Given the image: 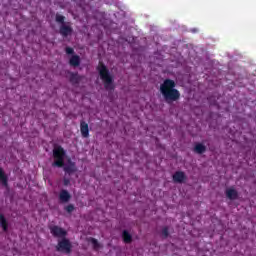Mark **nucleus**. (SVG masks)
<instances>
[{
  "instance_id": "nucleus-11",
  "label": "nucleus",
  "mask_w": 256,
  "mask_h": 256,
  "mask_svg": "<svg viewBox=\"0 0 256 256\" xmlns=\"http://www.w3.org/2000/svg\"><path fill=\"white\" fill-rule=\"evenodd\" d=\"M70 65L77 67V65H79V56H72V59H70Z\"/></svg>"
},
{
  "instance_id": "nucleus-10",
  "label": "nucleus",
  "mask_w": 256,
  "mask_h": 256,
  "mask_svg": "<svg viewBox=\"0 0 256 256\" xmlns=\"http://www.w3.org/2000/svg\"><path fill=\"white\" fill-rule=\"evenodd\" d=\"M60 33L64 36L71 35V27L63 24L60 29Z\"/></svg>"
},
{
  "instance_id": "nucleus-14",
  "label": "nucleus",
  "mask_w": 256,
  "mask_h": 256,
  "mask_svg": "<svg viewBox=\"0 0 256 256\" xmlns=\"http://www.w3.org/2000/svg\"><path fill=\"white\" fill-rule=\"evenodd\" d=\"M194 149L196 153H203L205 151V146H203V144H197Z\"/></svg>"
},
{
  "instance_id": "nucleus-18",
  "label": "nucleus",
  "mask_w": 256,
  "mask_h": 256,
  "mask_svg": "<svg viewBox=\"0 0 256 256\" xmlns=\"http://www.w3.org/2000/svg\"><path fill=\"white\" fill-rule=\"evenodd\" d=\"M73 209H75L73 207V205H69V206L66 207V211H68V213H71L73 211Z\"/></svg>"
},
{
  "instance_id": "nucleus-16",
  "label": "nucleus",
  "mask_w": 256,
  "mask_h": 256,
  "mask_svg": "<svg viewBox=\"0 0 256 256\" xmlns=\"http://www.w3.org/2000/svg\"><path fill=\"white\" fill-rule=\"evenodd\" d=\"M1 185H2V187L7 186V176H5V174L3 172L1 173Z\"/></svg>"
},
{
  "instance_id": "nucleus-20",
  "label": "nucleus",
  "mask_w": 256,
  "mask_h": 256,
  "mask_svg": "<svg viewBox=\"0 0 256 256\" xmlns=\"http://www.w3.org/2000/svg\"><path fill=\"white\" fill-rule=\"evenodd\" d=\"M76 79H77V75H74V76L71 78L72 83H79V81H75Z\"/></svg>"
},
{
  "instance_id": "nucleus-21",
  "label": "nucleus",
  "mask_w": 256,
  "mask_h": 256,
  "mask_svg": "<svg viewBox=\"0 0 256 256\" xmlns=\"http://www.w3.org/2000/svg\"><path fill=\"white\" fill-rule=\"evenodd\" d=\"M64 185H69V181L65 180Z\"/></svg>"
},
{
  "instance_id": "nucleus-6",
  "label": "nucleus",
  "mask_w": 256,
  "mask_h": 256,
  "mask_svg": "<svg viewBox=\"0 0 256 256\" xmlns=\"http://www.w3.org/2000/svg\"><path fill=\"white\" fill-rule=\"evenodd\" d=\"M80 131L82 136L89 137V125L85 122H81Z\"/></svg>"
},
{
  "instance_id": "nucleus-8",
  "label": "nucleus",
  "mask_w": 256,
  "mask_h": 256,
  "mask_svg": "<svg viewBox=\"0 0 256 256\" xmlns=\"http://www.w3.org/2000/svg\"><path fill=\"white\" fill-rule=\"evenodd\" d=\"M59 198H60V201H62V203H67V201L71 199V195L66 190H62L60 192Z\"/></svg>"
},
{
  "instance_id": "nucleus-15",
  "label": "nucleus",
  "mask_w": 256,
  "mask_h": 256,
  "mask_svg": "<svg viewBox=\"0 0 256 256\" xmlns=\"http://www.w3.org/2000/svg\"><path fill=\"white\" fill-rule=\"evenodd\" d=\"M89 243L94 247V249H99V242H97V240L91 238L89 239Z\"/></svg>"
},
{
  "instance_id": "nucleus-13",
  "label": "nucleus",
  "mask_w": 256,
  "mask_h": 256,
  "mask_svg": "<svg viewBox=\"0 0 256 256\" xmlns=\"http://www.w3.org/2000/svg\"><path fill=\"white\" fill-rule=\"evenodd\" d=\"M123 239H124L125 243H131V234H129V232H127V231H124Z\"/></svg>"
},
{
  "instance_id": "nucleus-3",
  "label": "nucleus",
  "mask_w": 256,
  "mask_h": 256,
  "mask_svg": "<svg viewBox=\"0 0 256 256\" xmlns=\"http://www.w3.org/2000/svg\"><path fill=\"white\" fill-rule=\"evenodd\" d=\"M98 71L106 89H113V78L109 75L107 68L103 64H99Z\"/></svg>"
},
{
  "instance_id": "nucleus-9",
  "label": "nucleus",
  "mask_w": 256,
  "mask_h": 256,
  "mask_svg": "<svg viewBox=\"0 0 256 256\" xmlns=\"http://www.w3.org/2000/svg\"><path fill=\"white\" fill-rule=\"evenodd\" d=\"M226 195L228 199H237V191L233 188H228L226 190Z\"/></svg>"
},
{
  "instance_id": "nucleus-7",
  "label": "nucleus",
  "mask_w": 256,
  "mask_h": 256,
  "mask_svg": "<svg viewBox=\"0 0 256 256\" xmlns=\"http://www.w3.org/2000/svg\"><path fill=\"white\" fill-rule=\"evenodd\" d=\"M173 179L176 183H183V181H185V173L183 172H176L173 175Z\"/></svg>"
},
{
  "instance_id": "nucleus-1",
  "label": "nucleus",
  "mask_w": 256,
  "mask_h": 256,
  "mask_svg": "<svg viewBox=\"0 0 256 256\" xmlns=\"http://www.w3.org/2000/svg\"><path fill=\"white\" fill-rule=\"evenodd\" d=\"M55 167H64L66 173H73L75 171V164L71 160H67L65 156V151L60 146H55L53 150ZM67 161V163H65Z\"/></svg>"
},
{
  "instance_id": "nucleus-5",
  "label": "nucleus",
  "mask_w": 256,
  "mask_h": 256,
  "mask_svg": "<svg viewBox=\"0 0 256 256\" xmlns=\"http://www.w3.org/2000/svg\"><path fill=\"white\" fill-rule=\"evenodd\" d=\"M50 230H51L52 235H54V237L63 238V237H65V235H67V232L65 230H63L62 228H59L57 226L50 228Z\"/></svg>"
},
{
  "instance_id": "nucleus-4",
  "label": "nucleus",
  "mask_w": 256,
  "mask_h": 256,
  "mask_svg": "<svg viewBox=\"0 0 256 256\" xmlns=\"http://www.w3.org/2000/svg\"><path fill=\"white\" fill-rule=\"evenodd\" d=\"M57 249L62 253H70L71 242H69V240L67 239H62L61 241H59Z\"/></svg>"
},
{
  "instance_id": "nucleus-19",
  "label": "nucleus",
  "mask_w": 256,
  "mask_h": 256,
  "mask_svg": "<svg viewBox=\"0 0 256 256\" xmlns=\"http://www.w3.org/2000/svg\"><path fill=\"white\" fill-rule=\"evenodd\" d=\"M66 53L71 55V53H73V48H66Z\"/></svg>"
},
{
  "instance_id": "nucleus-2",
  "label": "nucleus",
  "mask_w": 256,
  "mask_h": 256,
  "mask_svg": "<svg viewBox=\"0 0 256 256\" xmlns=\"http://www.w3.org/2000/svg\"><path fill=\"white\" fill-rule=\"evenodd\" d=\"M160 91L166 101H177L179 98V91L175 89V82L173 80H165L160 87Z\"/></svg>"
},
{
  "instance_id": "nucleus-17",
  "label": "nucleus",
  "mask_w": 256,
  "mask_h": 256,
  "mask_svg": "<svg viewBox=\"0 0 256 256\" xmlns=\"http://www.w3.org/2000/svg\"><path fill=\"white\" fill-rule=\"evenodd\" d=\"M56 21L57 23H63V21H65V17L61 15H56Z\"/></svg>"
},
{
  "instance_id": "nucleus-12",
  "label": "nucleus",
  "mask_w": 256,
  "mask_h": 256,
  "mask_svg": "<svg viewBox=\"0 0 256 256\" xmlns=\"http://www.w3.org/2000/svg\"><path fill=\"white\" fill-rule=\"evenodd\" d=\"M9 227V224L7 223V220H5V218L2 216L1 217V228L3 229V231H7Z\"/></svg>"
}]
</instances>
